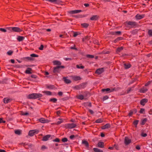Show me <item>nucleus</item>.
<instances>
[{
    "instance_id": "7",
    "label": "nucleus",
    "mask_w": 152,
    "mask_h": 152,
    "mask_svg": "<svg viewBox=\"0 0 152 152\" xmlns=\"http://www.w3.org/2000/svg\"><path fill=\"white\" fill-rule=\"evenodd\" d=\"M145 16L144 14L140 15L139 14H137L135 16V18L137 20H140L144 18Z\"/></svg>"
},
{
    "instance_id": "49",
    "label": "nucleus",
    "mask_w": 152,
    "mask_h": 152,
    "mask_svg": "<svg viewBox=\"0 0 152 152\" xmlns=\"http://www.w3.org/2000/svg\"><path fill=\"white\" fill-rule=\"evenodd\" d=\"M86 57L87 58H94V56L93 55H87L86 56Z\"/></svg>"
},
{
    "instance_id": "30",
    "label": "nucleus",
    "mask_w": 152,
    "mask_h": 152,
    "mask_svg": "<svg viewBox=\"0 0 152 152\" xmlns=\"http://www.w3.org/2000/svg\"><path fill=\"white\" fill-rule=\"evenodd\" d=\"M94 151L95 152H103L102 150L97 148H94Z\"/></svg>"
},
{
    "instance_id": "32",
    "label": "nucleus",
    "mask_w": 152,
    "mask_h": 152,
    "mask_svg": "<svg viewBox=\"0 0 152 152\" xmlns=\"http://www.w3.org/2000/svg\"><path fill=\"white\" fill-rule=\"evenodd\" d=\"M123 49V48L122 47L118 48L116 50V52L117 53H118L119 52H120Z\"/></svg>"
},
{
    "instance_id": "17",
    "label": "nucleus",
    "mask_w": 152,
    "mask_h": 152,
    "mask_svg": "<svg viewBox=\"0 0 152 152\" xmlns=\"http://www.w3.org/2000/svg\"><path fill=\"white\" fill-rule=\"evenodd\" d=\"M25 39V37L23 36H18L17 37V39L19 42L23 41Z\"/></svg>"
},
{
    "instance_id": "63",
    "label": "nucleus",
    "mask_w": 152,
    "mask_h": 152,
    "mask_svg": "<svg viewBox=\"0 0 152 152\" xmlns=\"http://www.w3.org/2000/svg\"><path fill=\"white\" fill-rule=\"evenodd\" d=\"M88 37L86 36V37L85 38H83V41H84L86 40H88Z\"/></svg>"
},
{
    "instance_id": "15",
    "label": "nucleus",
    "mask_w": 152,
    "mask_h": 152,
    "mask_svg": "<svg viewBox=\"0 0 152 152\" xmlns=\"http://www.w3.org/2000/svg\"><path fill=\"white\" fill-rule=\"evenodd\" d=\"M46 1H48L51 3L58 4L60 2L59 0H45Z\"/></svg>"
},
{
    "instance_id": "22",
    "label": "nucleus",
    "mask_w": 152,
    "mask_h": 152,
    "mask_svg": "<svg viewBox=\"0 0 152 152\" xmlns=\"http://www.w3.org/2000/svg\"><path fill=\"white\" fill-rule=\"evenodd\" d=\"M22 131L20 130H15V133L18 135H20L21 134Z\"/></svg>"
},
{
    "instance_id": "34",
    "label": "nucleus",
    "mask_w": 152,
    "mask_h": 152,
    "mask_svg": "<svg viewBox=\"0 0 152 152\" xmlns=\"http://www.w3.org/2000/svg\"><path fill=\"white\" fill-rule=\"evenodd\" d=\"M34 134H35L33 131H32V130H30L29 131L28 134L29 136H33Z\"/></svg>"
},
{
    "instance_id": "40",
    "label": "nucleus",
    "mask_w": 152,
    "mask_h": 152,
    "mask_svg": "<svg viewBox=\"0 0 152 152\" xmlns=\"http://www.w3.org/2000/svg\"><path fill=\"white\" fill-rule=\"evenodd\" d=\"M47 88L50 89H53L54 88V86L53 85H49L47 86Z\"/></svg>"
},
{
    "instance_id": "35",
    "label": "nucleus",
    "mask_w": 152,
    "mask_h": 152,
    "mask_svg": "<svg viewBox=\"0 0 152 152\" xmlns=\"http://www.w3.org/2000/svg\"><path fill=\"white\" fill-rule=\"evenodd\" d=\"M57 99L55 98H51L50 99V101L53 102L54 103H56L57 102Z\"/></svg>"
},
{
    "instance_id": "8",
    "label": "nucleus",
    "mask_w": 152,
    "mask_h": 152,
    "mask_svg": "<svg viewBox=\"0 0 152 152\" xmlns=\"http://www.w3.org/2000/svg\"><path fill=\"white\" fill-rule=\"evenodd\" d=\"M61 71V69L60 68V67L58 66L54 68L53 72L55 73H59Z\"/></svg>"
},
{
    "instance_id": "42",
    "label": "nucleus",
    "mask_w": 152,
    "mask_h": 152,
    "mask_svg": "<svg viewBox=\"0 0 152 152\" xmlns=\"http://www.w3.org/2000/svg\"><path fill=\"white\" fill-rule=\"evenodd\" d=\"M148 34L150 36H152V29L149 30L148 31Z\"/></svg>"
},
{
    "instance_id": "5",
    "label": "nucleus",
    "mask_w": 152,
    "mask_h": 152,
    "mask_svg": "<svg viewBox=\"0 0 152 152\" xmlns=\"http://www.w3.org/2000/svg\"><path fill=\"white\" fill-rule=\"evenodd\" d=\"M76 126V125L74 123L68 124L66 125V127L72 129L75 128Z\"/></svg>"
},
{
    "instance_id": "25",
    "label": "nucleus",
    "mask_w": 152,
    "mask_h": 152,
    "mask_svg": "<svg viewBox=\"0 0 152 152\" xmlns=\"http://www.w3.org/2000/svg\"><path fill=\"white\" fill-rule=\"evenodd\" d=\"M32 69L31 68H28L26 70L25 72L27 74H31L32 72H31V70Z\"/></svg>"
},
{
    "instance_id": "4",
    "label": "nucleus",
    "mask_w": 152,
    "mask_h": 152,
    "mask_svg": "<svg viewBox=\"0 0 152 152\" xmlns=\"http://www.w3.org/2000/svg\"><path fill=\"white\" fill-rule=\"evenodd\" d=\"M115 90V88H104L102 90V91L103 92H105V94L113 92Z\"/></svg>"
},
{
    "instance_id": "24",
    "label": "nucleus",
    "mask_w": 152,
    "mask_h": 152,
    "mask_svg": "<svg viewBox=\"0 0 152 152\" xmlns=\"http://www.w3.org/2000/svg\"><path fill=\"white\" fill-rule=\"evenodd\" d=\"M73 79L75 81L79 80H81V78L80 76H74L72 77Z\"/></svg>"
},
{
    "instance_id": "16",
    "label": "nucleus",
    "mask_w": 152,
    "mask_h": 152,
    "mask_svg": "<svg viewBox=\"0 0 152 152\" xmlns=\"http://www.w3.org/2000/svg\"><path fill=\"white\" fill-rule=\"evenodd\" d=\"M110 125L109 124H107L102 127V129H105L110 128Z\"/></svg>"
},
{
    "instance_id": "28",
    "label": "nucleus",
    "mask_w": 152,
    "mask_h": 152,
    "mask_svg": "<svg viewBox=\"0 0 152 152\" xmlns=\"http://www.w3.org/2000/svg\"><path fill=\"white\" fill-rule=\"evenodd\" d=\"M43 93L47 95H50L52 94V93L50 91H44Z\"/></svg>"
},
{
    "instance_id": "50",
    "label": "nucleus",
    "mask_w": 152,
    "mask_h": 152,
    "mask_svg": "<svg viewBox=\"0 0 152 152\" xmlns=\"http://www.w3.org/2000/svg\"><path fill=\"white\" fill-rule=\"evenodd\" d=\"M68 139L66 138L65 137L63 138L62 140V141L64 142H65L67 141Z\"/></svg>"
},
{
    "instance_id": "38",
    "label": "nucleus",
    "mask_w": 152,
    "mask_h": 152,
    "mask_svg": "<svg viewBox=\"0 0 152 152\" xmlns=\"http://www.w3.org/2000/svg\"><path fill=\"white\" fill-rule=\"evenodd\" d=\"M81 25L84 28H87L88 27L89 24L87 23H83L81 24Z\"/></svg>"
},
{
    "instance_id": "36",
    "label": "nucleus",
    "mask_w": 152,
    "mask_h": 152,
    "mask_svg": "<svg viewBox=\"0 0 152 152\" xmlns=\"http://www.w3.org/2000/svg\"><path fill=\"white\" fill-rule=\"evenodd\" d=\"M58 120H59V121H57V123L56 124L57 125L63 122V120L62 119L59 118L58 119Z\"/></svg>"
},
{
    "instance_id": "27",
    "label": "nucleus",
    "mask_w": 152,
    "mask_h": 152,
    "mask_svg": "<svg viewBox=\"0 0 152 152\" xmlns=\"http://www.w3.org/2000/svg\"><path fill=\"white\" fill-rule=\"evenodd\" d=\"M148 89L147 88H142L140 89V92L142 93H145L147 91Z\"/></svg>"
},
{
    "instance_id": "51",
    "label": "nucleus",
    "mask_w": 152,
    "mask_h": 152,
    "mask_svg": "<svg viewBox=\"0 0 152 152\" xmlns=\"http://www.w3.org/2000/svg\"><path fill=\"white\" fill-rule=\"evenodd\" d=\"M64 59L66 61H70L72 60V58H65Z\"/></svg>"
},
{
    "instance_id": "64",
    "label": "nucleus",
    "mask_w": 152,
    "mask_h": 152,
    "mask_svg": "<svg viewBox=\"0 0 152 152\" xmlns=\"http://www.w3.org/2000/svg\"><path fill=\"white\" fill-rule=\"evenodd\" d=\"M75 137V136L74 135H72L69 137L70 138L71 140H73Z\"/></svg>"
},
{
    "instance_id": "52",
    "label": "nucleus",
    "mask_w": 152,
    "mask_h": 152,
    "mask_svg": "<svg viewBox=\"0 0 152 152\" xmlns=\"http://www.w3.org/2000/svg\"><path fill=\"white\" fill-rule=\"evenodd\" d=\"M0 31L4 32H7L6 29L2 28H0Z\"/></svg>"
},
{
    "instance_id": "60",
    "label": "nucleus",
    "mask_w": 152,
    "mask_h": 152,
    "mask_svg": "<svg viewBox=\"0 0 152 152\" xmlns=\"http://www.w3.org/2000/svg\"><path fill=\"white\" fill-rule=\"evenodd\" d=\"M141 135L142 137H146L147 136V134L146 133H142Z\"/></svg>"
},
{
    "instance_id": "57",
    "label": "nucleus",
    "mask_w": 152,
    "mask_h": 152,
    "mask_svg": "<svg viewBox=\"0 0 152 152\" xmlns=\"http://www.w3.org/2000/svg\"><path fill=\"white\" fill-rule=\"evenodd\" d=\"M145 111V109L144 108H141L140 111V113H143V112Z\"/></svg>"
},
{
    "instance_id": "19",
    "label": "nucleus",
    "mask_w": 152,
    "mask_h": 152,
    "mask_svg": "<svg viewBox=\"0 0 152 152\" xmlns=\"http://www.w3.org/2000/svg\"><path fill=\"white\" fill-rule=\"evenodd\" d=\"M54 65H60L61 64V62L59 61H54L53 62Z\"/></svg>"
},
{
    "instance_id": "9",
    "label": "nucleus",
    "mask_w": 152,
    "mask_h": 152,
    "mask_svg": "<svg viewBox=\"0 0 152 152\" xmlns=\"http://www.w3.org/2000/svg\"><path fill=\"white\" fill-rule=\"evenodd\" d=\"M131 140L127 137H126L124 140V143L126 145H128L131 142Z\"/></svg>"
},
{
    "instance_id": "37",
    "label": "nucleus",
    "mask_w": 152,
    "mask_h": 152,
    "mask_svg": "<svg viewBox=\"0 0 152 152\" xmlns=\"http://www.w3.org/2000/svg\"><path fill=\"white\" fill-rule=\"evenodd\" d=\"M85 106L86 107H91V103L88 102L85 104Z\"/></svg>"
},
{
    "instance_id": "14",
    "label": "nucleus",
    "mask_w": 152,
    "mask_h": 152,
    "mask_svg": "<svg viewBox=\"0 0 152 152\" xmlns=\"http://www.w3.org/2000/svg\"><path fill=\"white\" fill-rule=\"evenodd\" d=\"M63 80L64 82L66 84H69L71 83V80L67 78V77H63Z\"/></svg>"
},
{
    "instance_id": "1",
    "label": "nucleus",
    "mask_w": 152,
    "mask_h": 152,
    "mask_svg": "<svg viewBox=\"0 0 152 152\" xmlns=\"http://www.w3.org/2000/svg\"><path fill=\"white\" fill-rule=\"evenodd\" d=\"M42 96V95L40 94L33 93L29 94L27 98L29 99H36L41 97Z\"/></svg>"
},
{
    "instance_id": "11",
    "label": "nucleus",
    "mask_w": 152,
    "mask_h": 152,
    "mask_svg": "<svg viewBox=\"0 0 152 152\" xmlns=\"http://www.w3.org/2000/svg\"><path fill=\"white\" fill-rule=\"evenodd\" d=\"M82 11L81 10H76L70 11L69 13L70 14H76Z\"/></svg>"
},
{
    "instance_id": "23",
    "label": "nucleus",
    "mask_w": 152,
    "mask_h": 152,
    "mask_svg": "<svg viewBox=\"0 0 152 152\" xmlns=\"http://www.w3.org/2000/svg\"><path fill=\"white\" fill-rule=\"evenodd\" d=\"M111 34L112 35H119L121 34V31H117L111 32Z\"/></svg>"
},
{
    "instance_id": "56",
    "label": "nucleus",
    "mask_w": 152,
    "mask_h": 152,
    "mask_svg": "<svg viewBox=\"0 0 152 152\" xmlns=\"http://www.w3.org/2000/svg\"><path fill=\"white\" fill-rule=\"evenodd\" d=\"M32 131L34 132V134H37L39 132V131L37 129H35L32 130Z\"/></svg>"
},
{
    "instance_id": "55",
    "label": "nucleus",
    "mask_w": 152,
    "mask_h": 152,
    "mask_svg": "<svg viewBox=\"0 0 152 152\" xmlns=\"http://www.w3.org/2000/svg\"><path fill=\"white\" fill-rule=\"evenodd\" d=\"M48 147H46L44 145H43L41 147V149L42 150H44L45 149H47Z\"/></svg>"
},
{
    "instance_id": "44",
    "label": "nucleus",
    "mask_w": 152,
    "mask_h": 152,
    "mask_svg": "<svg viewBox=\"0 0 152 152\" xmlns=\"http://www.w3.org/2000/svg\"><path fill=\"white\" fill-rule=\"evenodd\" d=\"M13 51L11 50H9L7 52V53L9 55H11L13 53Z\"/></svg>"
},
{
    "instance_id": "26",
    "label": "nucleus",
    "mask_w": 152,
    "mask_h": 152,
    "mask_svg": "<svg viewBox=\"0 0 152 152\" xmlns=\"http://www.w3.org/2000/svg\"><path fill=\"white\" fill-rule=\"evenodd\" d=\"M23 59L25 61L30 60L31 61L33 60V58L30 57H24L23 58Z\"/></svg>"
},
{
    "instance_id": "2",
    "label": "nucleus",
    "mask_w": 152,
    "mask_h": 152,
    "mask_svg": "<svg viewBox=\"0 0 152 152\" xmlns=\"http://www.w3.org/2000/svg\"><path fill=\"white\" fill-rule=\"evenodd\" d=\"M9 31L12 32H20L22 31V30L18 27H10L7 28Z\"/></svg>"
},
{
    "instance_id": "43",
    "label": "nucleus",
    "mask_w": 152,
    "mask_h": 152,
    "mask_svg": "<svg viewBox=\"0 0 152 152\" xmlns=\"http://www.w3.org/2000/svg\"><path fill=\"white\" fill-rule=\"evenodd\" d=\"M76 67L78 69H83L84 68V66H80L79 65H76Z\"/></svg>"
},
{
    "instance_id": "10",
    "label": "nucleus",
    "mask_w": 152,
    "mask_h": 152,
    "mask_svg": "<svg viewBox=\"0 0 152 152\" xmlns=\"http://www.w3.org/2000/svg\"><path fill=\"white\" fill-rule=\"evenodd\" d=\"M39 121L42 123H47L49 122V121L48 119H45L44 118H41L39 119Z\"/></svg>"
},
{
    "instance_id": "13",
    "label": "nucleus",
    "mask_w": 152,
    "mask_h": 152,
    "mask_svg": "<svg viewBox=\"0 0 152 152\" xmlns=\"http://www.w3.org/2000/svg\"><path fill=\"white\" fill-rule=\"evenodd\" d=\"M148 101V100L146 99H142L140 101V104L142 105H144L145 103Z\"/></svg>"
},
{
    "instance_id": "18",
    "label": "nucleus",
    "mask_w": 152,
    "mask_h": 152,
    "mask_svg": "<svg viewBox=\"0 0 152 152\" xmlns=\"http://www.w3.org/2000/svg\"><path fill=\"white\" fill-rule=\"evenodd\" d=\"M4 102L5 103L7 104L11 102V99L7 98H4Z\"/></svg>"
},
{
    "instance_id": "54",
    "label": "nucleus",
    "mask_w": 152,
    "mask_h": 152,
    "mask_svg": "<svg viewBox=\"0 0 152 152\" xmlns=\"http://www.w3.org/2000/svg\"><path fill=\"white\" fill-rule=\"evenodd\" d=\"M54 142H59L60 141V140L58 138H56L54 140H53Z\"/></svg>"
},
{
    "instance_id": "20",
    "label": "nucleus",
    "mask_w": 152,
    "mask_h": 152,
    "mask_svg": "<svg viewBox=\"0 0 152 152\" xmlns=\"http://www.w3.org/2000/svg\"><path fill=\"white\" fill-rule=\"evenodd\" d=\"M98 146L100 148H102L104 147V143L103 142H99L98 143Z\"/></svg>"
},
{
    "instance_id": "31",
    "label": "nucleus",
    "mask_w": 152,
    "mask_h": 152,
    "mask_svg": "<svg viewBox=\"0 0 152 152\" xmlns=\"http://www.w3.org/2000/svg\"><path fill=\"white\" fill-rule=\"evenodd\" d=\"M131 65L130 64H124V66L126 69H128L131 67Z\"/></svg>"
},
{
    "instance_id": "53",
    "label": "nucleus",
    "mask_w": 152,
    "mask_h": 152,
    "mask_svg": "<svg viewBox=\"0 0 152 152\" xmlns=\"http://www.w3.org/2000/svg\"><path fill=\"white\" fill-rule=\"evenodd\" d=\"M75 88L76 89H77V90H79V89H81L80 85L76 86L75 87Z\"/></svg>"
},
{
    "instance_id": "62",
    "label": "nucleus",
    "mask_w": 152,
    "mask_h": 152,
    "mask_svg": "<svg viewBox=\"0 0 152 152\" xmlns=\"http://www.w3.org/2000/svg\"><path fill=\"white\" fill-rule=\"evenodd\" d=\"M29 115V113L27 112L23 113L22 114V115Z\"/></svg>"
},
{
    "instance_id": "12",
    "label": "nucleus",
    "mask_w": 152,
    "mask_h": 152,
    "mask_svg": "<svg viewBox=\"0 0 152 152\" xmlns=\"http://www.w3.org/2000/svg\"><path fill=\"white\" fill-rule=\"evenodd\" d=\"M51 137L50 134L47 135L43 137L42 140L44 141H47Z\"/></svg>"
},
{
    "instance_id": "41",
    "label": "nucleus",
    "mask_w": 152,
    "mask_h": 152,
    "mask_svg": "<svg viewBox=\"0 0 152 152\" xmlns=\"http://www.w3.org/2000/svg\"><path fill=\"white\" fill-rule=\"evenodd\" d=\"M95 122L97 123H100L102 122V120L101 119H99L96 120Z\"/></svg>"
},
{
    "instance_id": "29",
    "label": "nucleus",
    "mask_w": 152,
    "mask_h": 152,
    "mask_svg": "<svg viewBox=\"0 0 152 152\" xmlns=\"http://www.w3.org/2000/svg\"><path fill=\"white\" fill-rule=\"evenodd\" d=\"M82 143L83 144H84L87 147H88L89 144L87 141L86 140H83Z\"/></svg>"
},
{
    "instance_id": "47",
    "label": "nucleus",
    "mask_w": 152,
    "mask_h": 152,
    "mask_svg": "<svg viewBox=\"0 0 152 152\" xmlns=\"http://www.w3.org/2000/svg\"><path fill=\"white\" fill-rule=\"evenodd\" d=\"M78 98L79 99L82 100L84 98V96L83 95H80L78 96Z\"/></svg>"
},
{
    "instance_id": "6",
    "label": "nucleus",
    "mask_w": 152,
    "mask_h": 152,
    "mask_svg": "<svg viewBox=\"0 0 152 152\" xmlns=\"http://www.w3.org/2000/svg\"><path fill=\"white\" fill-rule=\"evenodd\" d=\"M104 71V69L103 68H99L97 69L96 72L95 73L98 75H100L103 73Z\"/></svg>"
},
{
    "instance_id": "48",
    "label": "nucleus",
    "mask_w": 152,
    "mask_h": 152,
    "mask_svg": "<svg viewBox=\"0 0 152 152\" xmlns=\"http://www.w3.org/2000/svg\"><path fill=\"white\" fill-rule=\"evenodd\" d=\"M79 35V33L77 32H74L73 34V37H76L77 36Z\"/></svg>"
},
{
    "instance_id": "46",
    "label": "nucleus",
    "mask_w": 152,
    "mask_h": 152,
    "mask_svg": "<svg viewBox=\"0 0 152 152\" xmlns=\"http://www.w3.org/2000/svg\"><path fill=\"white\" fill-rule=\"evenodd\" d=\"M139 122L138 120H136L134 121L133 124L136 127L137 126V124H138Z\"/></svg>"
},
{
    "instance_id": "21",
    "label": "nucleus",
    "mask_w": 152,
    "mask_h": 152,
    "mask_svg": "<svg viewBox=\"0 0 152 152\" xmlns=\"http://www.w3.org/2000/svg\"><path fill=\"white\" fill-rule=\"evenodd\" d=\"M98 15H93L90 18V20H96L98 19Z\"/></svg>"
},
{
    "instance_id": "45",
    "label": "nucleus",
    "mask_w": 152,
    "mask_h": 152,
    "mask_svg": "<svg viewBox=\"0 0 152 152\" xmlns=\"http://www.w3.org/2000/svg\"><path fill=\"white\" fill-rule=\"evenodd\" d=\"M31 56L33 57H38L39 56L33 53L30 55Z\"/></svg>"
},
{
    "instance_id": "58",
    "label": "nucleus",
    "mask_w": 152,
    "mask_h": 152,
    "mask_svg": "<svg viewBox=\"0 0 152 152\" xmlns=\"http://www.w3.org/2000/svg\"><path fill=\"white\" fill-rule=\"evenodd\" d=\"M108 98V97L107 96H106L103 97V101L107 99Z\"/></svg>"
},
{
    "instance_id": "59",
    "label": "nucleus",
    "mask_w": 152,
    "mask_h": 152,
    "mask_svg": "<svg viewBox=\"0 0 152 152\" xmlns=\"http://www.w3.org/2000/svg\"><path fill=\"white\" fill-rule=\"evenodd\" d=\"M44 48V46L43 45H40V47L39 48V49L40 50H43Z\"/></svg>"
},
{
    "instance_id": "39",
    "label": "nucleus",
    "mask_w": 152,
    "mask_h": 152,
    "mask_svg": "<svg viewBox=\"0 0 152 152\" xmlns=\"http://www.w3.org/2000/svg\"><path fill=\"white\" fill-rule=\"evenodd\" d=\"M86 84L85 83H83L80 85L81 89L84 88L86 87Z\"/></svg>"
},
{
    "instance_id": "3",
    "label": "nucleus",
    "mask_w": 152,
    "mask_h": 152,
    "mask_svg": "<svg viewBox=\"0 0 152 152\" xmlns=\"http://www.w3.org/2000/svg\"><path fill=\"white\" fill-rule=\"evenodd\" d=\"M125 23L128 25L131 26L132 28H134L137 25V23L135 21H127Z\"/></svg>"
},
{
    "instance_id": "61",
    "label": "nucleus",
    "mask_w": 152,
    "mask_h": 152,
    "mask_svg": "<svg viewBox=\"0 0 152 152\" xmlns=\"http://www.w3.org/2000/svg\"><path fill=\"white\" fill-rule=\"evenodd\" d=\"M110 52L109 51H103L102 52V54H108Z\"/></svg>"
},
{
    "instance_id": "33",
    "label": "nucleus",
    "mask_w": 152,
    "mask_h": 152,
    "mask_svg": "<svg viewBox=\"0 0 152 152\" xmlns=\"http://www.w3.org/2000/svg\"><path fill=\"white\" fill-rule=\"evenodd\" d=\"M147 121V119L146 118L143 119L142 120L141 124L142 125H144L146 122Z\"/></svg>"
}]
</instances>
